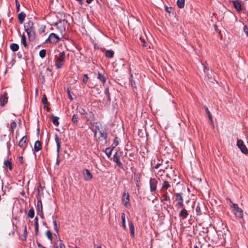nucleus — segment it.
<instances>
[{"mask_svg":"<svg viewBox=\"0 0 248 248\" xmlns=\"http://www.w3.org/2000/svg\"><path fill=\"white\" fill-rule=\"evenodd\" d=\"M55 141H56V143L57 144V161H56V164L57 165H59L61 162V160L59 158V156H60L61 141V139L58 137V136L57 135L55 136Z\"/></svg>","mask_w":248,"mask_h":248,"instance_id":"5","label":"nucleus"},{"mask_svg":"<svg viewBox=\"0 0 248 248\" xmlns=\"http://www.w3.org/2000/svg\"><path fill=\"white\" fill-rule=\"evenodd\" d=\"M244 31L246 33V34L248 36V28L246 26H245L244 27Z\"/></svg>","mask_w":248,"mask_h":248,"instance_id":"51","label":"nucleus"},{"mask_svg":"<svg viewBox=\"0 0 248 248\" xmlns=\"http://www.w3.org/2000/svg\"><path fill=\"white\" fill-rule=\"evenodd\" d=\"M175 196L176 201H177L176 206L178 208L182 207L184 206V199L182 194L179 193H175Z\"/></svg>","mask_w":248,"mask_h":248,"instance_id":"7","label":"nucleus"},{"mask_svg":"<svg viewBox=\"0 0 248 248\" xmlns=\"http://www.w3.org/2000/svg\"><path fill=\"white\" fill-rule=\"evenodd\" d=\"M37 243V246L39 248H46V247L43 246L40 243H39L38 242H36Z\"/></svg>","mask_w":248,"mask_h":248,"instance_id":"53","label":"nucleus"},{"mask_svg":"<svg viewBox=\"0 0 248 248\" xmlns=\"http://www.w3.org/2000/svg\"><path fill=\"white\" fill-rule=\"evenodd\" d=\"M46 51L45 49H42L39 52V56L41 58H44L46 56Z\"/></svg>","mask_w":248,"mask_h":248,"instance_id":"38","label":"nucleus"},{"mask_svg":"<svg viewBox=\"0 0 248 248\" xmlns=\"http://www.w3.org/2000/svg\"><path fill=\"white\" fill-rule=\"evenodd\" d=\"M162 197L163 199L162 201H170V198L168 196V192L167 191H164Z\"/></svg>","mask_w":248,"mask_h":248,"instance_id":"29","label":"nucleus"},{"mask_svg":"<svg viewBox=\"0 0 248 248\" xmlns=\"http://www.w3.org/2000/svg\"><path fill=\"white\" fill-rule=\"evenodd\" d=\"M113 161L116 162L117 165L121 168H123V164L120 161L119 158L117 155V153H115L113 155Z\"/></svg>","mask_w":248,"mask_h":248,"instance_id":"16","label":"nucleus"},{"mask_svg":"<svg viewBox=\"0 0 248 248\" xmlns=\"http://www.w3.org/2000/svg\"><path fill=\"white\" fill-rule=\"evenodd\" d=\"M38 201H37V211H41L43 210V205L42 203L41 200V199L40 198H37Z\"/></svg>","mask_w":248,"mask_h":248,"instance_id":"28","label":"nucleus"},{"mask_svg":"<svg viewBox=\"0 0 248 248\" xmlns=\"http://www.w3.org/2000/svg\"><path fill=\"white\" fill-rule=\"evenodd\" d=\"M83 175L84 179L85 181H89L93 178V175L90 172V171L87 169H85L83 171Z\"/></svg>","mask_w":248,"mask_h":248,"instance_id":"11","label":"nucleus"},{"mask_svg":"<svg viewBox=\"0 0 248 248\" xmlns=\"http://www.w3.org/2000/svg\"><path fill=\"white\" fill-rule=\"evenodd\" d=\"M129 226L131 235V236H134V227L133 223L131 221L129 222Z\"/></svg>","mask_w":248,"mask_h":248,"instance_id":"34","label":"nucleus"},{"mask_svg":"<svg viewBox=\"0 0 248 248\" xmlns=\"http://www.w3.org/2000/svg\"><path fill=\"white\" fill-rule=\"evenodd\" d=\"M10 48L13 51H16L19 48V46L17 44L12 43L10 45Z\"/></svg>","mask_w":248,"mask_h":248,"instance_id":"32","label":"nucleus"},{"mask_svg":"<svg viewBox=\"0 0 248 248\" xmlns=\"http://www.w3.org/2000/svg\"><path fill=\"white\" fill-rule=\"evenodd\" d=\"M205 111L207 113V114H208L209 118L210 119V120L212 121V118L211 114L209 110H208V109L207 108H205Z\"/></svg>","mask_w":248,"mask_h":248,"instance_id":"47","label":"nucleus"},{"mask_svg":"<svg viewBox=\"0 0 248 248\" xmlns=\"http://www.w3.org/2000/svg\"><path fill=\"white\" fill-rule=\"evenodd\" d=\"M38 228H39V226H34L35 234L37 233V232H38Z\"/></svg>","mask_w":248,"mask_h":248,"instance_id":"54","label":"nucleus"},{"mask_svg":"<svg viewBox=\"0 0 248 248\" xmlns=\"http://www.w3.org/2000/svg\"><path fill=\"white\" fill-rule=\"evenodd\" d=\"M77 0L78 1L80 4L82 3V0Z\"/></svg>","mask_w":248,"mask_h":248,"instance_id":"62","label":"nucleus"},{"mask_svg":"<svg viewBox=\"0 0 248 248\" xmlns=\"http://www.w3.org/2000/svg\"><path fill=\"white\" fill-rule=\"evenodd\" d=\"M170 10H171V8H169L168 7H167L166 9V11L168 13H170Z\"/></svg>","mask_w":248,"mask_h":248,"instance_id":"57","label":"nucleus"},{"mask_svg":"<svg viewBox=\"0 0 248 248\" xmlns=\"http://www.w3.org/2000/svg\"><path fill=\"white\" fill-rule=\"evenodd\" d=\"M8 99V94L5 92L3 95L0 97V105L2 107L4 106L7 103Z\"/></svg>","mask_w":248,"mask_h":248,"instance_id":"12","label":"nucleus"},{"mask_svg":"<svg viewBox=\"0 0 248 248\" xmlns=\"http://www.w3.org/2000/svg\"><path fill=\"white\" fill-rule=\"evenodd\" d=\"M96 248H102L101 246H98L96 247Z\"/></svg>","mask_w":248,"mask_h":248,"instance_id":"63","label":"nucleus"},{"mask_svg":"<svg viewBox=\"0 0 248 248\" xmlns=\"http://www.w3.org/2000/svg\"><path fill=\"white\" fill-rule=\"evenodd\" d=\"M16 127V123L15 122H13L11 124V128L14 130Z\"/></svg>","mask_w":248,"mask_h":248,"instance_id":"45","label":"nucleus"},{"mask_svg":"<svg viewBox=\"0 0 248 248\" xmlns=\"http://www.w3.org/2000/svg\"><path fill=\"white\" fill-rule=\"evenodd\" d=\"M61 37V36H60V35L58 34L51 33L49 35V37L46 41L48 40L51 43L56 44L60 41Z\"/></svg>","mask_w":248,"mask_h":248,"instance_id":"6","label":"nucleus"},{"mask_svg":"<svg viewBox=\"0 0 248 248\" xmlns=\"http://www.w3.org/2000/svg\"><path fill=\"white\" fill-rule=\"evenodd\" d=\"M4 165L8 168H9V169L11 170L13 169L12 168V163L10 161L8 160H5L4 162Z\"/></svg>","mask_w":248,"mask_h":248,"instance_id":"33","label":"nucleus"},{"mask_svg":"<svg viewBox=\"0 0 248 248\" xmlns=\"http://www.w3.org/2000/svg\"><path fill=\"white\" fill-rule=\"evenodd\" d=\"M194 248H199L197 246H194Z\"/></svg>","mask_w":248,"mask_h":248,"instance_id":"64","label":"nucleus"},{"mask_svg":"<svg viewBox=\"0 0 248 248\" xmlns=\"http://www.w3.org/2000/svg\"><path fill=\"white\" fill-rule=\"evenodd\" d=\"M121 218L122 220V225L124 229V230L126 229V224H125V214L124 213H122L121 215Z\"/></svg>","mask_w":248,"mask_h":248,"instance_id":"36","label":"nucleus"},{"mask_svg":"<svg viewBox=\"0 0 248 248\" xmlns=\"http://www.w3.org/2000/svg\"><path fill=\"white\" fill-rule=\"evenodd\" d=\"M105 93L108 95V97H109V93L108 89L106 90Z\"/></svg>","mask_w":248,"mask_h":248,"instance_id":"58","label":"nucleus"},{"mask_svg":"<svg viewBox=\"0 0 248 248\" xmlns=\"http://www.w3.org/2000/svg\"><path fill=\"white\" fill-rule=\"evenodd\" d=\"M202 204H200L199 203L197 204L196 206L195 211L197 215H201L202 214L201 207H202Z\"/></svg>","mask_w":248,"mask_h":248,"instance_id":"23","label":"nucleus"},{"mask_svg":"<svg viewBox=\"0 0 248 248\" xmlns=\"http://www.w3.org/2000/svg\"><path fill=\"white\" fill-rule=\"evenodd\" d=\"M72 121L73 123H76L78 121V116L77 114H74L72 116Z\"/></svg>","mask_w":248,"mask_h":248,"instance_id":"41","label":"nucleus"},{"mask_svg":"<svg viewBox=\"0 0 248 248\" xmlns=\"http://www.w3.org/2000/svg\"><path fill=\"white\" fill-rule=\"evenodd\" d=\"M28 216L30 217L31 218H32L34 217V211L33 209V208L31 207L30 209L29 210L28 213Z\"/></svg>","mask_w":248,"mask_h":248,"instance_id":"30","label":"nucleus"},{"mask_svg":"<svg viewBox=\"0 0 248 248\" xmlns=\"http://www.w3.org/2000/svg\"><path fill=\"white\" fill-rule=\"evenodd\" d=\"M42 148V144L40 141L37 140L35 141L34 145V150L35 152H38Z\"/></svg>","mask_w":248,"mask_h":248,"instance_id":"20","label":"nucleus"},{"mask_svg":"<svg viewBox=\"0 0 248 248\" xmlns=\"http://www.w3.org/2000/svg\"><path fill=\"white\" fill-rule=\"evenodd\" d=\"M54 248H65L64 244L61 240H58L54 245Z\"/></svg>","mask_w":248,"mask_h":248,"instance_id":"18","label":"nucleus"},{"mask_svg":"<svg viewBox=\"0 0 248 248\" xmlns=\"http://www.w3.org/2000/svg\"><path fill=\"white\" fill-rule=\"evenodd\" d=\"M93 133H94V136H95L96 135L97 131L96 130L94 131Z\"/></svg>","mask_w":248,"mask_h":248,"instance_id":"60","label":"nucleus"},{"mask_svg":"<svg viewBox=\"0 0 248 248\" xmlns=\"http://www.w3.org/2000/svg\"><path fill=\"white\" fill-rule=\"evenodd\" d=\"M93 0H86V2L88 3H91L93 1Z\"/></svg>","mask_w":248,"mask_h":248,"instance_id":"59","label":"nucleus"},{"mask_svg":"<svg viewBox=\"0 0 248 248\" xmlns=\"http://www.w3.org/2000/svg\"><path fill=\"white\" fill-rule=\"evenodd\" d=\"M140 39L141 41L142 45L143 46H147V43L145 41V40L143 39H142L141 38H140Z\"/></svg>","mask_w":248,"mask_h":248,"instance_id":"48","label":"nucleus"},{"mask_svg":"<svg viewBox=\"0 0 248 248\" xmlns=\"http://www.w3.org/2000/svg\"><path fill=\"white\" fill-rule=\"evenodd\" d=\"M59 118L57 116H52V122H53V124L56 126H58L59 124Z\"/></svg>","mask_w":248,"mask_h":248,"instance_id":"25","label":"nucleus"},{"mask_svg":"<svg viewBox=\"0 0 248 248\" xmlns=\"http://www.w3.org/2000/svg\"><path fill=\"white\" fill-rule=\"evenodd\" d=\"M65 58V53L63 51L60 52L59 57L55 60V66L57 68L60 69L62 68Z\"/></svg>","mask_w":248,"mask_h":248,"instance_id":"4","label":"nucleus"},{"mask_svg":"<svg viewBox=\"0 0 248 248\" xmlns=\"http://www.w3.org/2000/svg\"><path fill=\"white\" fill-rule=\"evenodd\" d=\"M89 79V77H88V76L87 74H84L83 75V79H82V81L84 83L86 84L88 80Z\"/></svg>","mask_w":248,"mask_h":248,"instance_id":"43","label":"nucleus"},{"mask_svg":"<svg viewBox=\"0 0 248 248\" xmlns=\"http://www.w3.org/2000/svg\"><path fill=\"white\" fill-rule=\"evenodd\" d=\"M18 161L20 162V163H23V157L21 156L18 157Z\"/></svg>","mask_w":248,"mask_h":248,"instance_id":"55","label":"nucleus"},{"mask_svg":"<svg viewBox=\"0 0 248 248\" xmlns=\"http://www.w3.org/2000/svg\"><path fill=\"white\" fill-rule=\"evenodd\" d=\"M112 150L109 148H107L105 150L106 154L108 157H110L111 155Z\"/></svg>","mask_w":248,"mask_h":248,"instance_id":"39","label":"nucleus"},{"mask_svg":"<svg viewBox=\"0 0 248 248\" xmlns=\"http://www.w3.org/2000/svg\"><path fill=\"white\" fill-rule=\"evenodd\" d=\"M161 165V163H157V164H156L154 168H155V169H158V168H159V167L160 166V165Z\"/></svg>","mask_w":248,"mask_h":248,"instance_id":"56","label":"nucleus"},{"mask_svg":"<svg viewBox=\"0 0 248 248\" xmlns=\"http://www.w3.org/2000/svg\"><path fill=\"white\" fill-rule=\"evenodd\" d=\"M68 22L66 20H61L57 22L55 26L58 30V32L60 34L62 37L64 36L66 28L67 26Z\"/></svg>","mask_w":248,"mask_h":248,"instance_id":"2","label":"nucleus"},{"mask_svg":"<svg viewBox=\"0 0 248 248\" xmlns=\"http://www.w3.org/2000/svg\"><path fill=\"white\" fill-rule=\"evenodd\" d=\"M234 7L237 10V11H241V5L240 2L238 0L234 1L233 2Z\"/></svg>","mask_w":248,"mask_h":248,"instance_id":"22","label":"nucleus"},{"mask_svg":"<svg viewBox=\"0 0 248 248\" xmlns=\"http://www.w3.org/2000/svg\"><path fill=\"white\" fill-rule=\"evenodd\" d=\"M105 56L108 58H112L114 56V51L111 50H107L105 53Z\"/></svg>","mask_w":248,"mask_h":248,"instance_id":"24","label":"nucleus"},{"mask_svg":"<svg viewBox=\"0 0 248 248\" xmlns=\"http://www.w3.org/2000/svg\"><path fill=\"white\" fill-rule=\"evenodd\" d=\"M21 43L23 45L24 47H27L28 44L26 42V37L25 35L24 34L21 35Z\"/></svg>","mask_w":248,"mask_h":248,"instance_id":"26","label":"nucleus"},{"mask_svg":"<svg viewBox=\"0 0 248 248\" xmlns=\"http://www.w3.org/2000/svg\"><path fill=\"white\" fill-rule=\"evenodd\" d=\"M27 139V138L26 136H24L19 140L18 143V146L20 148H24L25 147V144L26 142Z\"/></svg>","mask_w":248,"mask_h":248,"instance_id":"17","label":"nucleus"},{"mask_svg":"<svg viewBox=\"0 0 248 248\" xmlns=\"http://www.w3.org/2000/svg\"><path fill=\"white\" fill-rule=\"evenodd\" d=\"M188 215V213L186 209L183 208L181 210L180 212L179 216L182 217L183 219L186 218L187 217Z\"/></svg>","mask_w":248,"mask_h":248,"instance_id":"19","label":"nucleus"},{"mask_svg":"<svg viewBox=\"0 0 248 248\" xmlns=\"http://www.w3.org/2000/svg\"><path fill=\"white\" fill-rule=\"evenodd\" d=\"M122 201L124 205L127 207L129 204V195L128 192L124 191L123 194Z\"/></svg>","mask_w":248,"mask_h":248,"instance_id":"9","label":"nucleus"},{"mask_svg":"<svg viewBox=\"0 0 248 248\" xmlns=\"http://www.w3.org/2000/svg\"><path fill=\"white\" fill-rule=\"evenodd\" d=\"M84 111H85V110H83V109H82V111H80V113H81V114H84Z\"/></svg>","mask_w":248,"mask_h":248,"instance_id":"61","label":"nucleus"},{"mask_svg":"<svg viewBox=\"0 0 248 248\" xmlns=\"http://www.w3.org/2000/svg\"><path fill=\"white\" fill-rule=\"evenodd\" d=\"M157 181L155 179H151L150 180V187L151 192L154 191L156 189Z\"/></svg>","mask_w":248,"mask_h":248,"instance_id":"13","label":"nucleus"},{"mask_svg":"<svg viewBox=\"0 0 248 248\" xmlns=\"http://www.w3.org/2000/svg\"><path fill=\"white\" fill-rule=\"evenodd\" d=\"M133 75L132 74H130V82L131 83V85L132 87L136 88V84L134 80H133Z\"/></svg>","mask_w":248,"mask_h":248,"instance_id":"37","label":"nucleus"},{"mask_svg":"<svg viewBox=\"0 0 248 248\" xmlns=\"http://www.w3.org/2000/svg\"><path fill=\"white\" fill-rule=\"evenodd\" d=\"M67 93L68 94L69 98L72 101L73 100V97L71 95V93H70V90L69 88L67 89Z\"/></svg>","mask_w":248,"mask_h":248,"instance_id":"49","label":"nucleus"},{"mask_svg":"<svg viewBox=\"0 0 248 248\" xmlns=\"http://www.w3.org/2000/svg\"><path fill=\"white\" fill-rule=\"evenodd\" d=\"M15 2H16V11L18 12L19 11V10H20V8H19L20 4H19V2L18 1V0H16Z\"/></svg>","mask_w":248,"mask_h":248,"instance_id":"44","label":"nucleus"},{"mask_svg":"<svg viewBox=\"0 0 248 248\" xmlns=\"http://www.w3.org/2000/svg\"><path fill=\"white\" fill-rule=\"evenodd\" d=\"M96 128L98 130L100 134V137H99L98 139L99 140H106L107 136L106 132L104 131H102L100 130L99 126H96Z\"/></svg>","mask_w":248,"mask_h":248,"instance_id":"14","label":"nucleus"},{"mask_svg":"<svg viewBox=\"0 0 248 248\" xmlns=\"http://www.w3.org/2000/svg\"><path fill=\"white\" fill-rule=\"evenodd\" d=\"M27 226L25 225L24 226V232H23V234L21 236V239L25 241L27 239Z\"/></svg>","mask_w":248,"mask_h":248,"instance_id":"31","label":"nucleus"},{"mask_svg":"<svg viewBox=\"0 0 248 248\" xmlns=\"http://www.w3.org/2000/svg\"><path fill=\"white\" fill-rule=\"evenodd\" d=\"M44 71L45 73L43 71H41L39 74L40 79H42L43 81H45V74H46L47 76H48L49 75H52L51 69L50 68H47Z\"/></svg>","mask_w":248,"mask_h":248,"instance_id":"10","label":"nucleus"},{"mask_svg":"<svg viewBox=\"0 0 248 248\" xmlns=\"http://www.w3.org/2000/svg\"><path fill=\"white\" fill-rule=\"evenodd\" d=\"M170 187V185L169 182L167 181H164L163 182L162 187L161 189V191L164 192V191H166L167 189L169 188Z\"/></svg>","mask_w":248,"mask_h":248,"instance_id":"15","label":"nucleus"},{"mask_svg":"<svg viewBox=\"0 0 248 248\" xmlns=\"http://www.w3.org/2000/svg\"><path fill=\"white\" fill-rule=\"evenodd\" d=\"M37 215H39L41 217V218H42V219L44 218V216L43 210H41V211H37Z\"/></svg>","mask_w":248,"mask_h":248,"instance_id":"46","label":"nucleus"},{"mask_svg":"<svg viewBox=\"0 0 248 248\" xmlns=\"http://www.w3.org/2000/svg\"><path fill=\"white\" fill-rule=\"evenodd\" d=\"M42 103L44 104H46L47 103V98L46 96H44L42 99Z\"/></svg>","mask_w":248,"mask_h":248,"instance_id":"50","label":"nucleus"},{"mask_svg":"<svg viewBox=\"0 0 248 248\" xmlns=\"http://www.w3.org/2000/svg\"><path fill=\"white\" fill-rule=\"evenodd\" d=\"M237 145L238 147V148L241 150V152L243 153H244L245 154H246L248 153V149H247V147H246V146L245 145L244 142L242 140H238L237 142Z\"/></svg>","mask_w":248,"mask_h":248,"instance_id":"8","label":"nucleus"},{"mask_svg":"<svg viewBox=\"0 0 248 248\" xmlns=\"http://www.w3.org/2000/svg\"><path fill=\"white\" fill-rule=\"evenodd\" d=\"M25 17L26 15L23 12H21L20 14L18 15V19L20 24L23 23V21H24Z\"/></svg>","mask_w":248,"mask_h":248,"instance_id":"21","label":"nucleus"},{"mask_svg":"<svg viewBox=\"0 0 248 248\" xmlns=\"http://www.w3.org/2000/svg\"><path fill=\"white\" fill-rule=\"evenodd\" d=\"M25 30L27 33L30 40H34L35 37V31L33 23L29 21L24 25Z\"/></svg>","mask_w":248,"mask_h":248,"instance_id":"1","label":"nucleus"},{"mask_svg":"<svg viewBox=\"0 0 248 248\" xmlns=\"http://www.w3.org/2000/svg\"><path fill=\"white\" fill-rule=\"evenodd\" d=\"M34 226H39L38 222V218L36 217L34 219Z\"/></svg>","mask_w":248,"mask_h":248,"instance_id":"52","label":"nucleus"},{"mask_svg":"<svg viewBox=\"0 0 248 248\" xmlns=\"http://www.w3.org/2000/svg\"><path fill=\"white\" fill-rule=\"evenodd\" d=\"M46 234L49 240L51 241L52 240V233L50 231H47L46 232Z\"/></svg>","mask_w":248,"mask_h":248,"instance_id":"40","label":"nucleus"},{"mask_svg":"<svg viewBox=\"0 0 248 248\" xmlns=\"http://www.w3.org/2000/svg\"><path fill=\"white\" fill-rule=\"evenodd\" d=\"M53 226H54V228L55 231H56V232L57 233H58L59 230H58V228L57 227L56 220L55 219H53Z\"/></svg>","mask_w":248,"mask_h":248,"instance_id":"42","label":"nucleus"},{"mask_svg":"<svg viewBox=\"0 0 248 248\" xmlns=\"http://www.w3.org/2000/svg\"><path fill=\"white\" fill-rule=\"evenodd\" d=\"M97 78L98 79H99L103 83H105L106 82V78L105 77L102 75L100 73L98 72L97 73Z\"/></svg>","mask_w":248,"mask_h":248,"instance_id":"27","label":"nucleus"},{"mask_svg":"<svg viewBox=\"0 0 248 248\" xmlns=\"http://www.w3.org/2000/svg\"><path fill=\"white\" fill-rule=\"evenodd\" d=\"M185 0H177V5L178 7L180 8H183L185 6Z\"/></svg>","mask_w":248,"mask_h":248,"instance_id":"35","label":"nucleus"},{"mask_svg":"<svg viewBox=\"0 0 248 248\" xmlns=\"http://www.w3.org/2000/svg\"><path fill=\"white\" fill-rule=\"evenodd\" d=\"M229 200L232 203L230 206L233 209L232 211L236 217L239 219L242 218L243 216L242 209L238 207L237 204L232 203L230 199H229Z\"/></svg>","mask_w":248,"mask_h":248,"instance_id":"3","label":"nucleus"}]
</instances>
